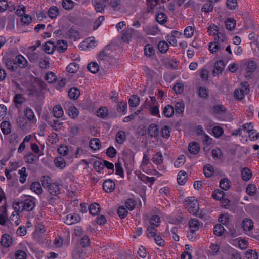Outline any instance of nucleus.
<instances>
[{"label": "nucleus", "mask_w": 259, "mask_h": 259, "mask_svg": "<svg viewBox=\"0 0 259 259\" xmlns=\"http://www.w3.org/2000/svg\"><path fill=\"white\" fill-rule=\"evenodd\" d=\"M67 43L63 40H60L57 41L55 45L56 50L59 52H63L67 49Z\"/></svg>", "instance_id": "412c9836"}, {"label": "nucleus", "mask_w": 259, "mask_h": 259, "mask_svg": "<svg viewBox=\"0 0 259 259\" xmlns=\"http://www.w3.org/2000/svg\"><path fill=\"white\" fill-rule=\"evenodd\" d=\"M147 132L151 137H156L159 133V127L157 124L152 123L149 125Z\"/></svg>", "instance_id": "6e6552de"}, {"label": "nucleus", "mask_w": 259, "mask_h": 259, "mask_svg": "<svg viewBox=\"0 0 259 259\" xmlns=\"http://www.w3.org/2000/svg\"><path fill=\"white\" fill-rule=\"evenodd\" d=\"M242 178L244 181H248L252 176V173L249 168L248 167H244L241 171Z\"/></svg>", "instance_id": "c85d7f7f"}, {"label": "nucleus", "mask_w": 259, "mask_h": 259, "mask_svg": "<svg viewBox=\"0 0 259 259\" xmlns=\"http://www.w3.org/2000/svg\"><path fill=\"white\" fill-rule=\"evenodd\" d=\"M136 204V201L133 199H128L125 203L126 208L130 210H133L135 208Z\"/></svg>", "instance_id": "69168bd1"}, {"label": "nucleus", "mask_w": 259, "mask_h": 259, "mask_svg": "<svg viewBox=\"0 0 259 259\" xmlns=\"http://www.w3.org/2000/svg\"><path fill=\"white\" fill-rule=\"evenodd\" d=\"M135 30L131 28L126 31L122 34V39L124 42H128L132 37V34L135 32Z\"/></svg>", "instance_id": "c03bdc74"}, {"label": "nucleus", "mask_w": 259, "mask_h": 259, "mask_svg": "<svg viewBox=\"0 0 259 259\" xmlns=\"http://www.w3.org/2000/svg\"><path fill=\"white\" fill-rule=\"evenodd\" d=\"M65 222L68 225H72L80 222L81 218L80 216L76 213L73 214H69L66 217Z\"/></svg>", "instance_id": "0eeeda50"}, {"label": "nucleus", "mask_w": 259, "mask_h": 259, "mask_svg": "<svg viewBox=\"0 0 259 259\" xmlns=\"http://www.w3.org/2000/svg\"><path fill=\"white\" fill-rule=\"evenodd\" d=\"M53 113L56 118H59L61 117L64 114L61 106L60 105L55 106L53 109Z\"/></svg>", "instance_id": "5701e85b"}, {"label": "nucleus", "mask_w": 259, "mask_h": 259, "mask_svg": "<svg viewBox=\"0 0 259 259\" xmlns=\"http://www.w3.org/2000/svg\"><path fill=\"white\" fill-rule=\"evenodd\" d=\"M125 139V132L123 131H118L116 135V141L117 143L120 144H122Z\"/></svg>", "instance_id": "8fccbe9b"}, {"label": "nucleus", "mask_w": 259, "mask_h": 259, "mask_svg": "<svg viewBox=\"0 0 259 259\" xmlns=\"http://www.w3.org/2000/svg\"><path fill=\"white\" fill-rule=\"evenodd\" d=\"M188 150L192 154H197L200 150V146L198 143L193 142L189 145Z\"/></svg>", "instance_id": "aec40b11"}, {"label": "nucleus", "mask_w": 259, "mask_h": 259, "mask_svg": "<svg viewBox=\"0 0 259 259\" xmlns=\"http://www.w3.org/2000/svg\"><path fill=\"white\" fill-rule=\"evenodd\" d=\"M7 68L11 71H15L17 69V65L15 60L11 58H4L3 59Z\"/></svg>", "instance_id": "20e7f679"}, {"label": "nucleus", "mask_w": 259, "mask_h": 259, "mask_svg": "<svg viewBox=\"0 0 259 259\" xmlns=\"http://www.w3.org/2000/svg\"><path fill=\"white\" fill-rule=\"evenodd\" d=\"M48 191L52 196H57L60 192L59 185L55 183L50 184L48 187Z\"/></svg>", "instance_id": "f8f14e48"}, {"label": "nucleus", "mask_w": 259, "mask_h": 259, "mask_svg": "<svg viewBox=\"0 0 259 259\" xmlns=\"http://www.w3.org/2000/svg\"><path fill=\"white\" fill-rule=\"evenodd\" d=\"M146 108H149L151 114L152 115L157 116L158 117H160L159 107L158 105L151 106L150 105H146Z\"/></svg>", "instance_id": "4c0bfd02"}, {"label": "nucleus", "mask_w": 259, "mask_h": 259, "mask_svg": "<svg viewBox=\"0 0 259 259\" xmlns=\"http://www.w3.org/2000/svg\"><path fill=\"white\" fill-rule=\"evenodd\" d=\"M163 114L166 117H171L174 114V108L170 105H166L163 110Z\"/></svg>", "instance_id": "393cba45"}, {"label": "nucleus", "mask_w": 259, "mask_h": 259, "mask_svg": "<svg viewBox=\"0 0 259 259\" xmlns=\"http://www.w3.org/2000/svg\"><path fill=\"white\" fill-rule=\"evenodd\" d=\"M185 206L188 212L193 215H197L199 207L198 202L194 197H188L185 199Z\"/></svg>", "instance_id": "f03ea898"}, {"label": "nucleus", "mask_w": 259, "mask_h": 259, "mask_svg": "<svg viewBox=\"0 0 259 259\" xmlns=\"http://www.w3.org/2000/svg\"><path fill=\"white\" fill-rule=\"evenodd\" d=\"M28 95L39 100H42L44 98L42 92L40 90H37L36 89L30 90Z\"/></svg>", "instance_id": "dca6fc26"}, {"label": "nucleus", "mask_w": 259, "mask_h": 259, "mask_svg": "<svg viewBox=\"0 0 259 259\" xmlns=\"http://www.w3.org/2000/svg\"><path fill=\"white\" fill-rule=\"evenodd\" d=\"M225 64L222 60H219L215 62L213 70V74L214 76L215 74H219L221 73L224 70Z\"/></svg>", "instance_id": "9b49d317"}, {"label": "nucleus", "mask_w": 259, "mask_h": 259, "mask_svg": "<svg viewBox=\"0 0 259 259\" xmlns=\"http://www.w3.org/2000/svg\"><path fill=\"white\" fill-rule=\"evenodd\" d=\"M223 48H224V46H222L221 44L215 43V42H210L209 44V50L212 54L216 53Z\"/></svg>", "instance_id": "cd10ccee"}, {"label": "nucleus", "mask_w": 259, "mask_h": 259, "mask_svg": "<svg viewBox=\"0 0 259 259\" xmlns=\"http://www.w3.org/2000/svg\"><path fill=\"white\" fill-rule=\"evenodd\" d=\"M153 162L156 164L160 165L163 162V157L160 152L155 154L152 159Z\"/></svg>", "instance_id": "473e14b6"}, {"label": "nucleus", "mask_w": 259, "mask_h": 259, "mask_svg": "<svg viewBox=\"0 0 259 259\" xmlns=\"http://www.w3.org/2000/svg\"><path fill=\"white\" fill-rule=\"evenodd\" d=\"M156 20L160 24H164L167 21V16L163 13H160L156 15Z\"/></svg>", "instance_id": "5fc2aeb1"}, {"label": "nucleus", "mask_w": 259, "mask_h": 259, "mask_svg": "<svg viewBox=\"0 0 259 259\" xmlns=\"http://www.w3.org/2000/svg\"><path fill=\"white\" fill-rule=\"evenodd\" d=\"M90 146L94 150H97L101 147V142L99 139L93 138L90 141Z\"/></svg>", "instance_id": "c756f323"}, {"label": "nucleus", "mask_w": 259, "mask_h": 259, "mask_svg": "<svg viewBox=\"0 0 259 259\" xmlns=\"http://www.w3.org/2000/svg\"><path fill=\"white\" fill-rule=\"evenodd\" d=\"M98 58L99 59V64L100 65L103 64L105 67L108 65V64L111 59L110 56L105 51V50H102L99 53Z\"/></svg>", "instance_id": "7ed1b4c3"}, {"label": "nucleus", "mask_w": 259, "mask_h": 259, "mask_svg": "<svg viewBox=\"0 0 259 259\" xmlns=\"http://www.w3.org/2000/svg\"><path fill=\"white\" fill-rule=\"evenodd\" d=\"M225 196V193L219 189L215 190L212 195V197L217 200H221Z\"/></svg>", "instance_id": "052dcab7"}, {"label": "nucleus", "mask_w": 259, "mask_h": 259, "mask_svg": "<svg viewBox=\"0 0 259 259\" xmlns=\"http://www.w3.org/2000/svg\"><path fill=\"white\" fill-rule=\"evenodd\" d=\"M54 162L56 166L61 169H63L66 166L65 160L61 156L56 157L54 160Z\"/></svg>", "instance_id": "2f4dec72"}, {"label": "nucleus", "mask_w": 259, "mask_h": 259, "mask_svg": "<svg viewBox=\"0 0 259 259\" xmlns=\"http://www.w3.org/2000/svg\"><path fill=\"white\" fill-rule=\"evenodd\" d=\"M62 37L75 41L79 38V34L77 31L70 29L65 32Z\"/></svg>", "instance_id": "39448f33"}, {"label": "nucleus", "mask_w": 259, "mask_h": 259, "mask_svg": "<svg viewBox=\"0 0 259 259\" xmlns=\"http://www.w3.org/2000/svg\"><path fill=\"white\" fill-rule=\"evenodd\" d=\"M213 9V2L212 0H209L207 3L204 4L202 8V11L206 13H209Z\"/></svg>", "instance_id": "603ef678"}, {"label": "nucleus", "mask_w": 259, "mask_h": 259, "mask_svg": "<svg viewBox=\"0 0 259 259\" xmlns=\"http://www.w3.org/2000/svg\"><path fill=\"white\" fill-rule=\"evenodd\" d=\"M26 101V99L21 94H16L14 98L13 101L16 104H22Z\"/></svg>", "instance_id": "bf43d9fd"}, {"label": "nucleus", "mask_w": 259, "mask_h": 259, "mask_svg": "<svg viewBox=\"0 0 259 259\" xmlns=\"http://www.w3.org/2000/svg\"><path fill=\"white\" fill-rule=\"evenodd\" d=\"M35 206V203L33 198H29L24 200H15L13 203L14 209L19 212H22L23 210L31 211Z\"/></svg>", "instance_id": "f257e3e1"}, {"label": "nucleus", "mask_w": 259, "mask_h": 259, "mask_svg": "<svg viewBox=\"0 0 259 259\" xmlns=\"http://www.w3.org/2000/svg\"><path fill=\"white\" fill-rule=\"evenodd\" d=\"M115 183L111 179L106 180L103 184V189L107 193L112 192L115 189Z\"/></svg>", "instance_id": "423d86ee"}, {"label": "nucleus", "mask_w": 259, "mask_h": 259, "mask_svg": "<svg viewBox=\"0 0 259 259\" xmlns=\"http://www.w3.org/2000/svg\"><path fill=\"white\" fill-rule=\"evenodd\" d=\"M200 224L198 220L196 219H192L189 221V227L192 232L195 231L199 228Z\"/></svg>", "instance_id": "bb28decb"}, {"label": "nucleus", "mask_w": 259, "mask_h": 259, "mask_svg": "<svg viewBox=\"0 0 259 259\" xmlns=\"http://www.w3.org/2000/svg\"><path fill=\"white\" fill-rule=\"evenodd\" d=\"M68 94L70 99L76 100L80 95V91L76 88H72L69 90Z\"/></svg>", "instance_id": "4be33fe9"}, {"label": "nucleus", "mask_w": 259, "mask_h": 259, "mask_svg": "<svg viewBox=\"0 0 259 259\" xmlns=\"http://www.w3.org/2000/svg\"><path fill=\"white\" fill-rule=\"evenodd\" d=\"M160 222V218L157 215H153L151 216L149 220L150 226H153L154 227H158Z\"/></svg>", "instance_id": "de8ad7c7"}, {"label": "nucleus", "mask_w": 259, "mask_h": 259, "mask_svg": "<svg viewBox=\"0 0 259 259\" xmlns=\"http://www.w3.org/2000/svg\"><path fill=\"white\" fill-rule=\"evenodd\" d=\"M231 185V182L228 178H223L220 181V187L224 191L229 190Z\"/></svg>", "instance_id": "6ab92c4d"}, {"label": "nucleus", "mask_w": 259, "mask_h": 259, "mask_svg": "<svg viewBox=\"0 0 259 259\" xmlns=\"http://www.w3.org/2000/svg\"><path fill=\"white\" fill-rule=\"evenodd\" d=\"M45 80L49 83H52L57 80L56 74L53 72H49L46 74Z\"/></svg>", "instance_id": "37998d69"}, {"label": "nucleus", "mask_w": 259, "mask_h": 259, "mask_svg": "<svg viewBox=\"0 0 259 259\" xmlns=\"http://www.w3.org/2000/svg\"><path fill=\"white\" fill-rule=\"evenodd\" d=\"M212 110L214 114L220 115L225 114L227 111L226 108L224 105L221 104H217L214 105L212 108Z\"/></svg>", "instance_id": "9d476101"}, {"label": "nucleus", "mask_w": 259, "mask_h": 259, "mask_svg": "<svg viewBox=\"0 0 259 259\" xmlns=\"http://www.w3.org/2000/svg\"><path fill=\"white\" fill-rule=\"evenodd\" d=\"M87 68L88 70L91 73L95 74L98 72L99 70V65L96 62H91L88 64Z\"/></svg>", "instance_id": "ea45409f"}, {"label": "nucleus", "mask_w": 259, "mask_h": 259, "mask_svg": "<svg viewBox=\"0 0 259 259\" xmlns=\"http://www.w3.org/2000/svg\"><path fill=\"white\" fill-rule=\"evenodd\" d=\"M24 160L27 163L32 164L38 160V156L31 152L29 153L24 157Z\"/></svg>", "instance_id": "ddd939ff"}, {"label": "nucleus", "mask_w": 259, "mask_h": 259, "mask_svg": "<svg viewBox=\"0 0 259 259\" xmlns=\"http://www.w3.org/2000/svg\"><path fill=\"white\" fill-rule=\"evenodd\" d=\"M12 238L10 235L5 234L2 236L1 243L3 246L8 247L12 245Z\"/></svg>", "instance_id": "1a4fd4ad"}, {"label": "nucleus", "mask_w": 259, "mask_h": 259, "mask_svg": "<svg viewBox=\"0 0 259 259\" xmlns=\"http://www.w3.org/2000/svg\"><path fill=\"white\" fill-rule=\"evenodd\" d=\"M44 50L47 54H52L56 50L55 45L53 42L48 41L44 45Z\"/></svg>", "instance_id": "4468645a"}, {"label": "nucleus", "mask_w": 259, "mask_h": 259, "mask_svg": "<svg viewBox=\"0 0 259 259\" xmlns=\"http://www.w3.org/2000/svg\"><path fill=\"white\" fill-rule=\"evenodd\" d=\"M236 26V21L233 18H228L225 21V26L227 30L232 31Z\"/></svg>", "instance_id": "a878e982"}, {"label": "nucleus", "mask_w": 259, "mask_h": 259, "mask_svg": "<svg viewBox=\"0 0 259 259\" xmlns=\"http://www.w3.org/2000/svg\"><path fill=\"white\" fill-rule=\"evenodd\" d=\"M203 171L206 177L210 178L214 174L213 167L210 164H207L203 168Z\"/></svg>", "instance_id": "72a5a7b5"}, {"label": "nucleus", "mask_w": 259, "mask_h": 259, "mask_svg": "<svg viewBox=\"0 0 259 259\" xmlns=\"http://www.w3.org/2000/svg\"><path fill=\"white\" fill-rule=\"evenodd\" d=\"M11 124L8 121H3L1 124V128L3 133L5 135L9 134L11 132Z\"/></svg>", "instance_id": "f704fd0d"}, {"label": "nucleus", "mask_w": 259, "mask_h": 259, "mask_svg": "<svg viewBox=\"0 0 259 259\" xmlns=\"http://www.w3.org/2000/svg\"><path fill=\"white\" fill-rule=\"evenodd\" d=\"M79 244L83 248L89 247L90 245V241L89 237L85 235L81 236L79 240Z\"/></svg>", "instance_id": "79ce46f5"}, {"label": "nucleus", "mask_w": 259, "mask_h": 259, "mask_svg": "<svg viewBox=\"0 0 259 259\" xmlns=\"http://www.w3.org/2000/svg\"><path fill=\"white\" fill-rule=\"evenodd\" d=\"M161 136L163 138L168 139L170 137V130L167 125L163 126L161 130Z\"/></svg>", "instance_id": "13d9d810"}, {"label": "nucleus", "mask_w": 259, "mask_h": 259, "mask_svg": "<svg viewBox=\"0 0 259 259\" xmlns=\"http://www.w3.org/2000/svg\"><path fill=\"white\" fill-rule=\"evenodd\" d=\"M48 124L56 131H59L61 129L63 122L59 119L53 120L48 122Z\"/></svg>", "instance_id": "f3484780"}, {"label": "nucleus", "mask_w": 259, "mask_h": 259, "mask_svg": "<svg viewBox=\"0 0 259 259\" xmlns=\"http://www.w3.org/2000/svg\"><path fill=\"white\" fill-rule=\"evenodd\" d=\"M214 40L215 42L218 44L221 45V43H227V39L225 35L224 34L220 32H217Z\"/></svg>", "instance_id": "c9c22d12"}, {"label": "nucleus", "mask_w": 259, "mask_h": 259, "mask_svg": "<svg viewBox=\"0 0 259 259\" xmlns=\"http://www.w3.org/2000/svg\"><path fill=\"white\" fill-rule=\"evenodd\" d=\"M256 63L254 61L252 60L248 61L246 67L247 72L248 73L254 72L256 70Z\"/></svg>", "instance_id": "4d7b16f0"}, {"label": "nucleus", "mask_w": 259, "mask_h": 259, "mask_svg": "<svg viewBox=\"0 0 259 259\" xmlns=\"http://www.w3.org/2000/svg\"><path fill=\"white\" fill-rule=\"evenodd\" d=\"M186 161V158L183 155H180L174 163L176 167H179L183 165Z\"/></svg>", "instance_id": "338daca9"}, {"label": "nucleus", "mask_w": 259, "mask_h": 259, "mask_svg": "<svg viewBox=\"0 0 259 259\" xmlns=\"http://www.w3.org/2000/svg\"><path fill=\"white\" fill-rule=\"evenodd\" d=\"M158 49L161 53H165L169 49V45L164 40L160 41L158 44Z\"/></svg>", "instance_id": "58836bf2"}, {"label": "nucleus", "mask_w": 259, "mask_h": 259, "mask_svg": "<svg viewBox=\"0 0 259 259\" xmlns=\"http://www.w3.org/2000/svg\"><path fill=\"white\" fill-rule=\"evenodd\" d=\"M59 15V9L56 6H52L49 9L48 15L51 19L56 18Z\"/></svg>", "instance_id": "49530a36"}, {"label": "nucleus", "mask_w": 259, "mask_h": 259, "mask_svg": "<svg viewBox=\"0 0 259 259\" xmlns=\"http://www.w3.org/2000/svg\"><path fill=\"white\" fill-rule=\"evenodd\" d=\"M30 189L37 194L42 193V188L39 182H33L30 186Z\"/></svg>", "instance_id": "b1692460"}, {"label": "nucleus", "mask_w": 259, "mask_h": 259, "mask_svg": "<svg viewBox=\"0 0 259 259\" xmlns=\"http://www.w3.org/2000/svg\"><path fill=\"white\" fill-rule=\"evenodd\" d=\"M246 193L250 196H254L256 192V187L254 184L248 185L246 189Z\"/></svg>", "instance_id": "6e6d98bb"}, {"label": "nucleus", "mask_w": 259, "mask_h": 259, "mask_svg": "<svg viewBox=\"0 0 259 259\" xmlns=\"http://www.w3.org/2000/svg\"><path fill=\"white\" fill-rule=\"evenodd\" d=\"M128 103L131 107H137L140 103V98L136 95H132L129 99Z\"/></svg>", "instance_id": "a18cd8bd"}, {"label": "nucleus", "mask_w": 259, "mask_h": 259, "mask_svg": "<svg viewBox=\"0 0 259 259\" xmlns=\"http://www.w3.org/2000/svg\"><path fill=\"white\" fill-rule=\"evenodd\" d=\"M62 6L65 9L70 10L74 7V2L72 0H63Z\"/></svg>", "instance_id": "0e129e2a"}, {"label": "nucleus", "mask_w": 259, "mask_h": 259, "mask_svg": "<svg viewBox=\"0 0 259 259\" xmlns=\"http://www.w3.org/2000/svg\"><path fill=\"white\" fill-rule=\"evenodd\" d=\"M186 175L187 173L184 170L179 172L177 177V181L179 184L183 185L186 183Z\"/></svg>", "instance_id": "3c124183"}, {"label": "nucleus", "mask_w": 259, "mask_h": 259, "mask_svg": "<svg viewBox=\"0 0 259 259\" xmlns=\"http://www.w3.org/2000/svg\"><path fill=\"white\" fill-rule=\"evenodd\" d=\"M242 226L244 231H250L253 228V222L251 219H245L242 223Z\"/></svg>", "instance_id": "a211bd4d"}, {"label": "nucleus", "mask_w": 259, "mask_h": 259, "mask_svg": "<svg viewBox=\"0 0 259 259\" xmlns=\"http://www.w3.org/2000/svg\"><path fill=\"white\" fill-rule=\"evenodd\" d=\"M78 67L76 63H70L66 67V70L69 73H75L78 70Z\"/></svg>", "instance_id": "774afa93"}, {"label": "nucleus", "mask_w": 259, "mask_h": 259, "mask_svg": "<svg viewBox=\"0 0 259 259\" xmlns=\"http://www.w3.org/2000/svg\"><path fill=\"white\" fill-rule=\"evenodd\" d=\"M92 3L94 5L95 9L97 12L103 13L104 12L106 5L101 2H96V0H93Z\"/></svg>", "instance_id": "7c9ffc66"}, {"label": "nucleus", "mask_w": 259, "mask_h": 259, "mask_svg": "<svg viewBox=\"0 0 259 259\" xmlns=\"http://www.w3.org/2000/svg\"><path fill=\"white\" fill-rule=\"evenodd\" d=\"M225 231L224 227L221 224L216 225L213 229L214 234L218 236H221Z\"/></svg>", "instance_id": "864d4df0"}, {"label": "nucleus", "mask_w": 259, "mask_h": 259, "mask_svg": "<svg viewBox=\"0 0 259 259\" xmlns=\"http://www.w3.org/2000/svg\"><path fill=\"white\" fill-rule=\"evenodd\" d=\"M198 93L199 96L203 99H207L209 96L208 90L205 87H200L198 89Z\"/></svg>", "instance_id": "09e8293b"}, {"label": "nucleus", "mask_w": 259, "mask_h": 259, "mask_svg": "<svg viewBox=\"0 0 259 259\" xmlns=\"http://www.w3.org/2000/svg\"><path fill=\"white\" fill-rule=\"evenodd\" d=\"M25 115L29 121H32L35 118V115L32 110L29 108L27 107L25 111Z\"/></svg>", "instance_id": "e2e57ef3"}, {"label": "nucleus", "mask_w": 259, "mask_h": 259, "mask_svg": "<svg viewBox=\"0 0 259 259\" xmlns=\"http://www.w3.org/2000/svg\"><path fill=\"white\" fill-rule=\"evenodd\" d=\"M144 54L149 57L152 56L155 54V51L153 46L148 44L145 45L144 48Z\"/></svg>", "instance_id": "e433bc0d"}, {"label": "nucleus", "mask_w": 259, "mask_h": 259, "mask_svg": "<svg viewBox=\"0 0 259 259\" xmlns=\"http://www.w3.org/2000/svg\"><path fill=\"white\" fill-rule=\"evenodd\" d=\"M100 209V205L97 203L92 204L89 208L90 213L93 215H97Z\"/></svg>", "instance_id": "a19ab883"}, {"label": "nucleus", "mask_w": 259, "mask_h": 259, "mask_svg": "<svg viewBox=\"0 0 259 259\" xmlns=\"http://www.w3.org/2000/svg\"><path fill=\"white\" fill-rule=\"evenodd\" d=\"M15 61L20 68H24L27 66V61L21 55H18L16 56Z\"/></svg>", "instance_id": "2eb2a0df"}, {"label": "nucleus", "mask_w": 259, "mask_h": 259, "mask_svg": "<svg viewBox=\"0 0 259 259\" xmlns=\"http://www.w3.org/2000/svg\"><path fill=\"white\" fill-rule=\"evenodd\" d=\"M68 114L71 118H74L78 115L79 111L74 106L72 105L69 108Z\"/></svg>", "instance_id": "680f3d73"}]
</instances>
